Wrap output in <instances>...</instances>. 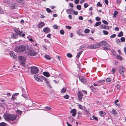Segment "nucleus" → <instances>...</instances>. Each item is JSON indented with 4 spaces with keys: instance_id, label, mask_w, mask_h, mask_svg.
Masks as SVG:
<instances>
[{
    "instance_id": "f257e3e1",
    "label": "nucleus",
    "mask_w": 126,
    "mask_h": 126,
    "mask_svg": "<svg viewBox=\"0 0 126 126\" xmlns=\"http://www.w3.org/2000/svg\"><path fill=\"white\" fill-rule=\"evenodd\" d=\"M26 47L24 45H20L15 47V51L16 52L21 53L24 51L26 49Z\"/></svg>"
},
{
    "instance_id": "f03ea898",
    "label": "nucleus",
    "mask_w": 126,
    "mask_h": 126,
    "mask_svg": "<svg viewBox=\"0 0 126 126\" xmlns=\"http://www.w3.org/2000/svg\"><path fill=\"white\" fill-rule=\"evenodd\" d=\"M34 77L36 80L41 82H43V80L46 79V78L45 77L43 76L41 77L37 75H34Z\"/></svg>"
},
{
    "instance_id": "7ed1b4c3",
    "label": "nucleus",
    "mask_w": 126,
    "mask_h": 126,
    "mask_svg": "<svg viewBox=\"0 0 126 126\" xmlns=\"http://www.w3.org/2000/svg\"><path fill=\"white\" fill-rule=\"evenodd\" d=\"M18 58L20 60V65L24 66L25 65V62L26 59V57L23 56H19Z\"/></svg>"
},
{
    "instance_id": "20e7f679",
    "label": "nucleus",
    "mask_w": 126,
    "mask_h": 126,
    "mask_svg": "<svg viewBox=\"0 0 126 126\" xmlns=\"http://www.w3.org/2000/svg\"><path fill=\"white\" fill-rule=\"evenodd\" d=\"M31 73L33 74L38 73L39 70L38 68L36 66H32L31 68Z\"/></svg>"
},
{
    "instance_id": "39448f33",
    "label": "nucleus",
    "mask_w": 126,
    "mask_h": 126,
    "mask_svg": "<svg viewBox=\"0 0 126 126\" xmlns=\"http://www.w3.org/2000/svg\"><path fill=\"white\" fill-rule=\"evenodd\" d=\"M119 72L121 75L124 76V72L125 71V68L123 66H121L119 67Z\"/></svg>"
},
{
    "instance_id": "423d86ee",
    "label": "nucleus",
    "mask_w": 126,
    "mask_h": 126,
    "mask_svg": "<svg viewBox=\"0 0 126 126\" xmlns=\"http://www.w3.org/2000/svg\"><path fill=\"white\" fill-rule=\"evenodd\" d=\"M28 53L29 55L31 56H35L37 54V53L34 52L32 48L28 49Z\"/></svg>"
},
{
    "instance_id": "0eeeda50",
    "label": "nucleus",
    "mask_w": 126,
    "mask_h": 126,
    "mask_svg": "<svg viewBox=\"0 0 126 126\" xmlns=\"http://www.w3.org/2000/svg\"><path fill=\"white\" fill-rule=\"evenodd\" d=\"M10 114H8L7 112H5L4 114L3 117L5 120L10 121Z\"/></svg>"
},
{
    "instance_id": "6e6552de",
    "label": "nucleus",
    "mask_w": 126,
    "mask_h": 126,
    "mask_svg": "<svg viewBox=\"0 0 126 126\" xmlns=\"http://www.w3.org/2000/svg\"><path fill=\"white\" fill-rule=\"evenodd\" d=\"M17 116L16 115L11 114L10 116V121H14L16 120L17 117Z\"/></svg>"
},
{
    "instance_id": "1a4fd4ad",
    "label": "nucleus",
    "mask_w": 126,
    "mask_h": 126,
    "mask_svg": "<svg viewBox=\"0 0 126 126\" xmlns=\"http://www.w3.org/2000/svg\"><path fill=\"white\" fill-rule=\"evenodd\" d=\"M78 97L79 101L81 100L82 96L83 94L80 91H79L77 94Z\"/></svg>"
},
{
    "instance_id": "9d476101",
    "label": "nucleus",
    "mask_w": 126,
    "mask_h": 126,
    "mask_svg": "<svg viewBox=\"0 0 126 126\" xmlns=\"http://www.w3.org/2000/svg\"><path fill=\"white\" fill-rule=\"evenodd\" d=\"M10 56L12 58L14 59H16L17 58V56L14 54V52L11 51L10 52Z\"/></svg>"
},
{
    "instance_id": "9b49d317",
    "label": "nucleus",
    "mask_w": 126,
    "mask_h": 126,
    "mask_svg": "<svg viewBox=\"0 0 126 126\" xmlns=\"http://www.w3.org/2000/svg\"><path fill=\"white\" fill-rule=\"evenodd\" d=\"M70 113H72V116L75 117L77 113L76 110L75 109L71 110H70Z\"/></svg>"
},
{
    "instance_id": "f8f14e48",
    "label": "nucleus",
    "mask_w": 126,
    "mask_h": 126,
    "mask_svg": "<svg viewBox=\"0 0 126 126\" xmlns=\"http://www.w3.org/2000/svg\"><path fill=\"white\" fill-rule=\"evenodd\" d=\"M79 78L80 80L82 82H86V80L83 77L80 76L79 77Z\"/></svg>"
},
{
    "instance_id": "ddd939ff",
    "label": "nucleus",
    "mask_w": 126,
    "mask_h": 126,
    "mask_svg": "<svg viewBox=\"0 0 126 126\" xmlns=\"http://www.w3.org/2000/svg\"><path fill=\"white\" fill-rule=\"evenodd\" d=\"M43 31L46 33H47L50 32V30L48 27H46L44 28L43 29Z\"/></svg>"
},
{
    "instance_id": "4468645a",
    "label": "nucleus",
    "mask_w": 126,
    "mask_h": 126,
    "mask_svg": "<svg viewBox=\"0 0 126 126\" xmlns=\"http://www.w3.org/2000/svg\"><path fill=\"white\" fill-rule=\"evenodd\" d=\"M15 31L16 33V34L17 35H21L22 32L20 31L19 30L17 29H15Z\"/></svg>"
},
{
    "instance_id": "2eb2a0df",
    "label": "nucleus",
    "mask_w": 126,
    "mask_h": 126,
    "mask_svg": "<svg viewBox=\"0 0 126 126\" xmlns=\"http://www.w3.org/2000/svg\"><path fill=\"white\" fill-rule=\"evenodd\" d=\"M100 44L101 46H105L107 45L108 44V43L107 42L104 41H103L102 42H100Z\"/></svg>"
},
{
    "instance_id": "dca6fc26",
    "label": "nucleus",
    "mask_w": 126,
    "mask_h": 126,
    "mask_svg": "<svg viewBox=\"0 0 126 126\" xmlns=\"http://www.w3.org/2000/svg\"><path fill=\"white\" fill-rule=\"evenodd\" d=\"M18 37V35L15 33H14L12 34L11 37L12 38L16 39Z\"/></svg>"
},
{
    "instance_id": "f3484780",
    "label": "nucleus",
    "mask_w": 126,
    "mask_h": 126,
    "mask_svg": "<svg viewBox=\"0 0 126 126\" xmlns=\"http://www.w3.org/2000/svg\"><path fill=\"white\" fill-rule=\"evenodd\" d=\"M100 43L99 42L96 44H94L95 49L98 48L100 47Z\"/></svg>"
},
{
    "instance_id": "a211bd4d",
    "label": "nucleus",
    "mask_w": 126,
    "mask_h": 126,
    "mask_svg": "<svg viewBox=\"0 0 126 126\" xmlns=\"http://www.w3.org/2000/svg\"><path fill=\"white\" fill-rule=\"evenodd\" d=\"M44 23L43 22H41L38 25V27L39 28H41L44 25Z\"/></svg>"
},
{
    "instance_id": "6ab92c4d",
    "label": "nucleus",
    "mask_w": 126,
    "mask_h": 126,
    "mask_svg": "<svg viewBox=\"0 0 126 126\" xmlns=\"http://www.w3.org/2000/svg\"><path fill=\"white\" fill-rule=\"evenodd\" d=\"M88 48H90V49H95L94 44L92 45H88Z\"/></svg>"
},
{
    "instance_id": "aec40b11",
    "label": "nucleus",
    "mask_w": 126,
    "mask_h": 126,
    "mask_svg": "<svg viewBox=\"0 0 126 126\" xmlns=\"http://www.w3.org/2000/svg\"><path fill=\"white\" fill-rule=\"evenodd\" d=\"M45 82L47 83V86L49 87H51V86L49 84V82L48 81V79L46 78V80H44Z\"/></svg>"
},
{
    "instance_id": "412c9836",
    "label": "nucleus",
    "mask_w": 126,
    "mask_h": 126,
    "mask_svg": "<svg viewBox=\"0 0 126 126\" xmlns=\"http://www.w3.org/2000/svg\"><path fill=\"white\" fill-rule=\"evenodd\" d=\"M43 74L44 76L47 77H48L50 76V74L46 72H44L43 73Z\"/></svg>"
},
{
    "instance_id": "4be33fe9",
    "label": "nucleus",
    "mask_w": 126,
    "mask_h": 126,
    "mask_svg": "<svg viewBox=\"0 0 126 126\" xmlns=\"http://www.w3.org/2000/svg\"><path fill=\"white\" fill-rule=\"evenodd\" d=\"M73 11V9H68L66 10V11L67 13L68 14H71V12Z\"/></svg>"
},
{
    "instance_id": "5701e85b",
    "label": "nucleus",
    "mask_w": 126,
    "mask_h": 126,
    "mask_svg": "<svg viewBox=\"0 0 126 126\" xmlns=\"http://www.w3.org/2000/svg\"><path fill=\"white\" fill-rule=\"evenodd\" d=\"M7 124L4 122H1L0 123V126H6Z\"/></svg>"
},
{
    "instance_id": "b1692460",
    "label": "nucleus",
    "mask_w": 126,
    "mask_h": 126,
    "mask_svg": "<svg viewBox=\"0 0 126 126\" xmlns=\"http://www.w3.org/2000/svg\"><path fill=\"white\" fill-rule=\"evenodd\" d=\"M86 46L85 45H83L82 46H81L80 47L79 50H82L83 49L85 48Z\"/></svg>"
},
{
    "instance_id": "393cba45",
    "label": "nucleus",
    "mask_w": 126,
    "mask_h": 126,
    "mask_svg": "<svg viewBox=\"0 0 126 126\" xmlns=\"http://www.w3.org/2000/svg\"><path fill=\"white\" fill-rule=\"evenodd\" d=\"M22 93V96L25 99L27 98L28 97L26 92Z\"/></svg>"
},
{
    "instance_id": "a878e982",
    "label": "nucleus",
    "mask_w": 126,
    "mask_h": 126,
    "mask_svg": "<svg viewBox=\"0 0 126 126\" xmlns=\"http://www.w3.org/2000/svg\"><path fill=\"white\" fill-rule=\"evenodd\" d=\"M99 113L100 115L101 116H103L105 115V112L103 111H99Z\"/></svg>"
},
{
    "instance_id": "bb28decb",
    "label": "nucleus",
    "mask_w": 126,
    "mask_h": 126,
    "mask_svg": "<svg viewBox=\"0 0 126 126\" xmlns=\"http://www.w3.org/2000/svg\"><path fill=\"white\" fill-rule=\"evenodd\" d=\"M100 26L103 29L108 30L109 29V27L107 26L101 25Z\"/></svg>"
},
{
    "instance_id": "cd10ccee",
    "label": "nucleus",
    "mask_w": 126,
    "mask_h": 126,
    "mask_svg": "<svg viewBox=\"0 0 126 126\" xmlns=\"http://www.w3.org/2000/svg\"><path fill=\"white\" fill-rule=\"evenodd\" d=\"M116 57L117 59H118L121 61L122 60V57L119 55H117Z\"/></svg>"
},
{
    "instance_id": "c85d7f7f",
    "label": "nucleus",
    "mask_w": 126,
    "mask_h": 126,
    "mask_svg": "<svg viewBox=\"0 0 126 126\" xmlns=\"http://www.w3.org/2000/svg\"><path fill=\"white\" fill-rule=\"evenodd\" d=\"M27 38H28L29 40L31 42H34V40L32 39V37L30 36L29 35L27 37Z\"/></svg>"
},
{
    "instance_id": "c756f323",
    "label": "nucleus",
    "mask_w": 126,
    "mask_h": 126,
    "mask_svg": "<svg viewBox=\"0 0 126 126\" xmlns=\"http://www.w3.org/2000/svg\"><path fill=\"white\" fill-rule=\"evenodd\" d=\"M82 52V51H81L79 52L78 53L76 56V57L78 59L79 58L80 55Z\"/></svg>"
},
{
    "instance_id": "7c9ffc66",
    "label": "nucleus",
    "mask_w": 126,
    "mask_h": 126,
    "mask_svg": "<svg viewBox=\"0 0 126 126\" xmlns=\"http://www.w3.org/2000/svg\"><path fill=\"white\" fill-rule=\"evenodd\" d=\"M17 5L15 4H12L11 6V8L12 9H16L17 8Z\"/></svg>"
},
{
    "instance_id": "2f4dec72",
    "label": "nucleus",
    "mask_w": 126,
    "mask_h": 126,
    "mask_svg": "<svg viewBox=\"0 0 126 126\" xmlns=\"http://www.w3.org/2000/svg\"><path fill=\"white\" fill-rule=\"evenodd\" d=\"M105 81V80H100L98 81V83L99 85H102Z\"/></svg>"
},
{
    "instance_id": "473e14b6",
    "label": "nucleus",
    "mask_w": 126,
    "mask_h": 126,
    "mask_svg": "<svg viewBox=\"0 0 126 126\" xmlns=\"http://www.w3.org/2000/svg\"><path fill=\"white\" fill-rule=\"evenodd\" d=\"M66 90V89L65 88H63L61 90V92L62 93H64L65 92Z\"/></svg>"
},
{
    "instance_id": "72a5a7b5",
    "label": "nucleus",
    "mask_w": 126,
    "mask_h": 126,
    "mask_svg": "<svg viewBox=\"0 0 126 126\" xmlns=\"http://www.w3.org/2000/svg\"><path fill=\"white\" fill-rule=\"evenodd\" d=\"M81 112L80 111H79L78 112V117L79 118H80L82 117V115L81 114Z\"/></svg>"
},
{
    "instance_id": "f704fd0d",
    "label": "nucleus",
    "mask_w": 126,
    "mask_h": 126,
    "mask_svg": "<svg viewBox=\"0 0 126 126\" xmlns=\"http://www.w3.org/2000/svg\"><path fill=\"white\" fill-rule=\"evenodd\" d=\"M45 57L47 59L50 60L51 59V57L48 55H46L45 56Z\"/></svg>"
},
{
    "instance_id": "c9c22d12",
    "label": "nucleus",
    "mask_w": 126,
    "mask_h": 126,
    "mask_svg": "<svg viewBox=\"0 0 126 126\" xmlns=\"http://www.w3.org/2000/svg\"><path fill=\"white\" fill-rule=\"evenodd\" d=\"M103 48L104 50H109L110 48L109 46L106 47H103Z\"/></svg>"
},
{
    "instance_id": "e433bc0d",
    "label": "nucleus",
    "mask_w": 126,
    "mask_h": 126,
    "mask_svg": "<svg viewBox=\"0 0 126 126\" xmlns=\"http://www.w3.org/2000/svg\"><path fill=\"white\" fill-rule=\"evenodd\" d=\"M101 24V22L100 21H98L95 24V26H97L100 25Z\"/></svg>"
},
{
    "instance_id": "4c0bfd02",
    "label": "nucleus",
    "mask_w": 126,
    "mask_h": 126,
    "mask_svg": "<svg viewBox=\"0 0 126 126\" xmlns=\"http://www.w3.org/2000/svg\"><path fill=\"white\" fill-rule=\"evenodd\" d=\"M111 112L113 114H116L117 113L116 111L114 109L112 110Z\"/></svg>"
},
{
    "instance_id": "58836bf2",
    "label": "nucleus",
    "mask_w": 126,
    "mask_h": 126,
    "mask_svg": "<svg viewBox=\"0 0 126 126\" xmlns=\"http://www.w3.org/2000/svg\"><path fill=\"white\" fill-rule=\"evenodd\" d=\"M123 35V33L122 32H120L118 34V36L119 37H121Z\"/></svg>"
},
{
    "instance_id": "ea45409f",
    "label": "nucleus",
    "mask_w": 126,
    "mask_h": 126,
    "mask_svg": "<svg viewBox=\"0 0 126 126\" xmlns=\"http://www.w3.org/2000/svg\"><path fill=\"white\" fill-rule=\"evenodd\" d=\"M89 32L90 30L88 29H85L84 31V32L86 33H89Z\"/></svg>"
},
{
    "instance_id": "a19ab883",
    "label": "nucleus",
    "mask_w": 126,
    "mask_h": 126,
    "mask_svg": "<svg viewBox=\"0 0 126 126\" xmlns=\"http://www.w3.org/2000/svg\"><path fill=\"white\" fill-rule=\"evenodd\" d=\"M111 81V79L110 78H107L106 79V82H109Z\"/></svg>"
},
{
    "instance_id": "79ce46f5",
    "label": "nucleus",
    "mask_w": 126,
    "mask_h": 126,
    "mask_svg": "<svg viewBox=\"0 0 126 126\" xmlns=\"http://www.w3.org/2000/svg\"><path fill=\"white\" fill-rule=\"evenodd\" d=\"M102 21L103 23L106 25H108V23L107 21L105 20H102Z\"/></svg>"
},
{
    "instance_id": "37998d69",
    "label": "nucleus",
    "mask_w": 126,
    "mask_h": 126,
    "mask_svg": "<svg viewBox=\"0 0 126 126\" xmlns=\"http://www.w3.org/2000/svg\"><path fill=\"white\" fill-rule=\"evenodd\" d=\"M118 14V12L117 11H115L114 12L113 15V16L115 17Z\"/></svg>"
},
{
    "instance_id": "c03bdc74",
    "label": "nucleus",
    "mask_w": 126,
    "mask_h": 126,
    "mask_svg": "<svg viewBox=\"0 0 126 126\" xmlns=\"http://www.w3.org/2000/svg\"><path fill=\"white\" fill-rule=\"evenodd\" d=\"M102 32L104 34L106 35H107L108 34V32L107 31L105 30H103V31Z\"/></svg>"
},
{
    "instance_id": "a18cd8bd",
    "label": "nucleus",
    "mask_w": 126,
    "mask_h": 126,
    "mask_svg": "<svg viewBox=\"0 0 126 126\" xmlns=\"http://www.w3.org/2000/svg\"><path fill=\"white\" fill-rule=\"evenodd\" d=\"M125 38L124 37L121 38L120 39L121 41L122 42H124L125 41Z\"/></svg>"
},
{
    "instance_id": "49530a36",
    "label": "nucleus",
    "mask_w": 126,
    "mask_h": 126,
    "mask_svg": "<svg viewBox=\"0 0 126 126\" xmlns=\"http://www.w3.org/2000/svg\"><path fill=\"white\" fill-rule=\"evenodd\" d=\"M77 33L79 35L82 36H84L83 35L82 33L80 32L79 31H78L77 32Z\"/></svg>"
},
{
    "instance_id": "de8ad7c7",
    "label": "nucleus",
    "mask_w": 126,
    "mask_h": 126,
    "mask_svg": "<svg viewBox=\"0 0 126 126\" xmlns=\"http://www.w3.org/2000/svg\"><path fill=\"white\" fill-rule=\"evenodd\" d=\"M67 56L68 57L70 58H71L72 57V55L70 53H67Z\"/></svg>"
},
{
    "instance_id": "09e8293b",
    "label": "nucleus",
    "mask_w": 126,
    "mask_h": 126,
    "mask_svg": "<svg viewBox=\"0 0 126 126\" xmlns=\"http://www.w3.org/2000/svg\"><path fill=\"white\" fill-rule=\"evenodd\" d=\"M77 8L78 10H80L81 9V6L79 5H77Z\"/></svg>"
},
{
    "instance_id": "8fccbe9b",
    "label": "nucleus",
    "mask_w": 126,
    "mask_h": 126,
    "mask_svg": "<svg viewBox=\"0 0 126 126\" xmlns=\"http://www.w3.org/2000/svg\"><path fill=\"white\" fill-rule=\"evenodd\" d=\"M116 36V35L115 34H114L112 35H111L110 36V38H113L115 37Z\"/></svg>"
},
{
    "instance_id": "3c124183",
    "label": "nucleus",
    "mask_w": 126,
    "mask_h": 126,
    "mask_svg": "<svg viewBox=\"0 0 126 126\" xmlns=\"http://www.w3.org/2000/svg\"><path fill=\"white\" fill-rule=\"evenodd\" d=\"M60 33L62 35L63 34H64V32L63 30H62L60 31Z\"/></svg>"
},
{
    "instance_id": "603ef678",
    "label": "nucleus",
    "mask_w": 126,
    "mask_h": 126,
    "mask_svg": "<svg viewBox=\"0 0 126 126\" xmlns=\"http://www.w3.org/2000/svg\"><path fill=\"white\" fill-rule=\"evenodd\" d=\"M92 117L94 120H98L97 117L94 115Z\"/></svg>"
},
{
    "instance_id": "864d4df0",
    "label": "nucleus",
    "mask_w": 126,
    "mask_h": 126,
    "mask_svg": "<svg viewBox=\"0 0 126 126\" xmlns=\"http://www.w3.org/2000/svg\"><path fill=\"white\" fill-rule=\"evenodd\" d=\"M64 98L66 99H68L69 97V96L68 94H66L64 96Z\"/></svg>"
},
{
    "instance_id": "5fc2aeb1",
    "label": "nucleus",
    "mask_w": 126,
    "mask_h": 126,
    "mask_svg": "<svg viewBox=\"0 0 126 126\" xmlns=\"http://www.w3.org/2000/svg\"><path fill=\"white\" fill-rule=\"evenodd\" d=\"M22 112V111H21L20 110H18L17 112V114H19L20 115L21 114Z\"/></svg>"
},
{
    "instance_id": "6e6d98bb",
    "label": "nucleus",
    "mask_w": 126,
    "mask_h": 126,
    "mask_svg": "<svg viewBox=\"0 0 126 126\" xmlns=\"http://www.w3.org/2000/svg\"><path fill=\"white\" fill-rule=\"evenodd\" d=\"M79 1V0H75L74 1L75 3L76 4H77Z\"/></svg>"
},
{
    "instance_id": "4d7b16f0",
    "label": "nucleus",
    "mask_w": 126,
    "mask_h": 126,
    "mask_svg": "<svg viewBox=\"0 0 126 126\" xmlns=\"http://www.w3.org/2000/svg\"><path fill=\"white\" fill-rule=\"evenodd\" d=\"M97 6L100 7H101L102 6V5L99 2H97Z\"/></svg>"
},
{
    "instance_id": "13d9d810",
    "label": "nucleus",
    "mask_w": 126,
    "mask_h": 126,
    "mask_svg": "<svg viewBox=\"0 0 126 126\" xmlns=\"http://www.w3.org/2000/svg\"><path fill=\"white\" fill-rule=\"evenodd\" d=\"M78 107L79 108H80L81 109H82L83 108L82 106L80 104H79L78 105Z\"/></svg>"
},
{
    "instance_id": "bf43d9fd",
    "label": "nucleus",
    "mask_w": 126,
    "mask_h": 126,
    "mask_svg": "<svg viewBox=\"0 0 126 126\" xmlns=\"http://www.w3.org/2000/svg\"><path fill=\"white\" fill-rule=\"evenodd\" d=\"M17 2L20 3H22L23 2V0H16Z\"/></svg>"
},
{
    "instance_id": "052dcab7",
    "label": "nucleus",
    "mask_w": 126,
    "mask_h": 126,
    "mask_svg": "<svg viewBox=\"0 0 126 126\" xmlns=\"http://www.w3.org/2000/svg\"><path fill=\"white\" fill-rule=\"evenodd\" d=\"M73 13L75 15H77L78 14V12L77 11H73Z\"/></svg>"
},
{
    "instance_id": "680f3d73",
    "label": "nucleus",
    "mask_w": 126,
    "mask_h": 126,
    "mask_svg": "<svg viewBox=\"0 0 126 126\" xmlns=\"http://www.w3.org/2000/svg\"><path fill=\"white\" fill-rule=\"evenodd\" d=\"M46 11L48 13H50L51 12V10L49 8H47Z\"/></svg>"
},
{
    "instance_id": "e2e57ef3",
    "label": "nucleus",
    "mask_w": 126,
    "mask_h": 126,
    "mask_svg": "<svg viewBox=\"0 0 126 126\" xmlns=\"http://www.w3.org/2000/svg\"><path fill=\"white\" fill-rule=\"evenodd\" d=\"M95 19L96 21H99L100 20V18L99 17H96Z\"/></svg>"
},
{
    "instance_id": "0e129e2a",
    "label": "nucleus",
    "mask_w": 126,
    "mask_h": 126,
    "mask_svg": "<svg viewBox=\"0 0 126 126\" xmlns=\"http://www.w3.org/2000/svg\"><path fill=\"white\" fill-rule=\"evenodd\" d=\"M88 5L87 3H85L84 4V7L85 8H86L88 7Z\"/></svg>"
},
{
    "instance_id": "69168bd1",
    "label": "nucleus",
    "mask_w": 126,
    "mask_h": 126,
    "mask_svg": "<svg viewBox=\"0 0 126 126\" xmlns=\"http://www.w3.org/2000/svg\"><path fill=\"white\" fill-rule=\"evenodd\" d=\"M46 109H47L48 110H50L51 109V108L49 107H47L45 108Z\"/></svg>"
},
{
    "instance_id": "338daca9",
    "label": "nucleus",
    "mask_w": 126,
    "mask_h": 126,
    "mask_svg": "<svg viewBox=\"0 0 126 126\" xmlns=\"http://www.w3.org/2000/svg\"><path fill=\"white\" fill-rule=\"evenodd\" d=\"M22 93H26V90L24 88L22 89Z\"/></svg>"
},
{
    "instance_id": "774afa93",
    "label": "nucleus",
    "mask_w": 126,
    "mask_h": 126,
    "mask_svg": "<svg viewBox=\"0 0 126 126\" xmlns=\"http://www.w3.org/2000/svg\"><path fill=\"white\" fill-rule=\"evenodd\" d=\"M4 2L6 3H10V1H8L7 0H4Z\"/></svg>"
}]
</instances>
